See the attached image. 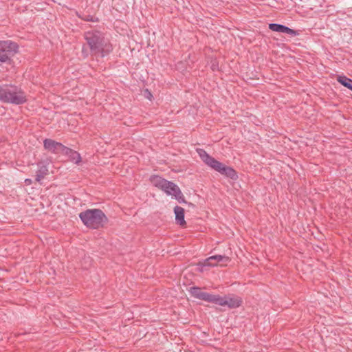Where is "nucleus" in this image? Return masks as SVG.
<instances>
[{"label": "nucleus", "mask_w": 352, "mask_h": 352, "mask_svg": "<svg viewBox=\"0 0 352 352\" xmlns=\"http://www.w3.org/2000/svg\"><path fill=\"white\" fill-rule=\"evenodd\" d=\"M48 173V168L46 165L38 164V169L36 173V181L40 182Z\"/></svg>", "instance_id": "14"}, {"label": "nucleus", "mask_w": 352, "mask_h": 352, "mask_svg": "<svg viewBox=\"0 0 352 352\" xmlns=\"http://www.w3.org/2000/svg\"><path fill=\"white\" fill-rule=\"evenodd\" d=\"M269 28L272 31L276 32H280V33H285L287 34H289L292 36H296L298 35V32L293 29L289 28L287 26H285L282 24L278 23H270L269 24Z\"/></svg>", "instance_id": "10"}, {"label": "nucleus", "mask_w": 352, "mask_h": 352, "mask_svg": "<svg viewBox=\"0 0 352 352\" xmlns=\"http://www.w3.org/2000/svg\"><path fill=\"white\" fill-rule=\"evenodd\" d=\"M337 81L344 87L352 91V79L344 75H342L337 77Z\"/></svg>", "instance_id": "15"}, {"label": "nucleus", "mask_w": 352, "mask_h": 352, "mask_svg": "<svg viewBox=\"0 0 352 352\" xmlns=\"http://www.w3.org/2000/svg\"><path fill=\"white\" fill-rule=\"evenodd\" d=\"M144 96L146 98L148 99L149 100H151L153 98V95L151 93V91H148V89H145L144 91Z\"/></svg>", "instance_id": "16"}, {"label": "nucleus", "mask_w": 352, "mask_h": 352, "mask_svg": "<svg viewBox=\"0 0 352 352\" xmlns=\"http://www.w3.org/2000/svg\"><path fill=\"white\" fill-rule=\"evenodd\" d=\"M18 48V45L12 41H0V62H9Z\"/></svg>", "instance_id": "6"}, {"label": "nucleus", "mask_w": 352, "mask_h": 352, "mask_svg": "<svg viewBox=\"0 0 352 352\" xmlns=\"http://www.w3.org/2000/svg\"><path fill=\"white\" fill-rule=\"evenodd\" d=\"M166 181V179L158 175H152L150 177V182L152 184V185L160 190H162Z\"/></svg>", "instance_id": "13"}, {"label": "nucleus", "mask_w": 352, "mask_h": 352, "mask_svg": "<svg viewBox=\"0 0 352 352\" xmlns=\"http://www.w3.org/2000/svg\"><path fill=\"white\" fill-rule=\"evenodd\" d=\"M85 38L91 52L95 55H100L103 57L112 50L110 43L104 38L103 34L99 31L86 32Z\"/></svg>", "instance_id": "2"}, {"label": "nucleus", "mask_w": 352, "mask_h": 352, "mask_svg": "<svg viewBox=\"0 0 352 352\" xmlns=\"http://www.w3.org/2000/svg\"><path fill=\"white\" fill-rule=\"evenodd\" d=\"M212 70H214L216 69V66L214 65H212Z\"/></svg>", "instance_id": "19"}, {"label": "nucleus", "mask_w": 352, "mask_h": 352, "mask_svg": "<svg viewBox=\"0 0 352 352\" xmlns=\"http://www.w3.org/2000/svg\"><path fill=\"white\" fill-rule=\"evenodd\" d=\"M63 154L66 155L69 161L76 164L78 165L82 161V157L79 153L67 146H65Z\"/></svg>", "instance_id": "11"}, {"label": "nucleus", "mask_w": 352, "mask_h": 352, "mask_svg": "<svg viewBox=\"0 0 352 352\" xmlns=\"http://www.w3.org/2000/svg\"><path fill=\"white\" fill-rule=\"evenodd\" d=\"M189 291L191 295L195 298L208 302H212L220 306H226L229 309L238 308L242 304L241 298L235 295H228L224 296L213 295L202 292L198 287H192L190 288Z\"/></svg>", "instance_id": "1"}, {"label": "nucleus", "mask_w": 352, "mask_h": 352, "mask_svg": "<svg viewBox=\"0 0 352 352\" xmlns=\"http://www.w3.org/2000/svg\"><path fill=\"white\" fill-rule=\"evenodd\" d=\"M25 183L27 185H30L32 184V179H25Z\"/></svg>", "instance_id": "17"}, {"label": "nucleus", "mask_w": 352, "mask_h": 352, "mask_svg": "<svg viewBox=\"0 0 352 352\" xmlns=\"http://www.w3.org/2000/svg\"><path fill=\"white\" fill-rule=\"evenodd\" d=\"M87 21H93V19H92V16H89L87 19H86Z\"/></svg>", "instance_id": "18"}, {"label": "nucleus", "mask_w": 352, "mask_h": 352, "mask_svg": "<svg viewBox=\"0 0 352 352\" xmlns=\"http://www.w3.org/2000/svg\"><path fill=\"white\" fill-rule=\"evenodd\" d=\"M79 217L87 228L98 229L107 221L104 213L100 209H88L79 214Z\"/></svg>", "instance_id": "5"}, {"label": "nucleus", "mask_w": 352, "mask_h": 352, "mask_svg": "<svg viewBox=\"0 0 352 352\" xmlns=\"http://www.w3.org/2000/svg\"><path fill=\"white\" fill-rule=\"evenodd\" d=\"M197 153L202 161L212 169L234 181L238 179L236 171L231 166H228L217 160L204 149H197Z\"/></svg>", "instance_id": "3"}, {"label": "nucleus", "mask_w": 352, "mask_h": 352, "mask_svg": "<svg viewBox=\"0 0 352 352\" xmlns=\"http://www.w3.org/2000/svg\"><path fill=\"white\" fill-rule=\"evenodd\" d=\"M230 258L226 255H214L205 259L202 266L203 267H215L220 263L221 266L226 265L230 262Z\"/></svg>", "instance_id": "8"}, {"label": "nucleus", "mask_w": 352, "mask_h": 352, "mask_svg": "<svg viewBox=\"0 0 352 352\" xmlns=\"http://www.w3.org/2000/svg\"><path fill=\"white\" fill-rule=\"evenodd\" d=\"M44 148L54 154L63 153L65 146L52 139H45L43 141Z\"/></svg>", "instance_id": "9"}, {"label": "nucleus", "mask_w": 352, "mask_h": 352, "mask_svg": "<svg viewBox=\"0 0 352 352\" xmlns=\"http://www.w3.org/2000/svg\"><path fill=\"white\" fill-rule=\"evenodd\" d=\"M162 190L166 195L173 197L179 203H186L182 191L175 183L167 180Z\"/></svg>", "instance_id": "7"}, {"label": "nucleus", "mask_w": 352, "mask_h": 352, "mask_svg": "<svg viewBox=\"0 0 352 352\" xmlns=\"http://www.w3.org/2000/svg\"><path fill=\"white\" fill-rule=\"evenodd\" d=\"M174 213L175 215V221L177 224L181 226H186V222L184 218V209L181 206H176L174 208Z\"/></svg>", "instance_id": "12"}, {"label": "nucleus", "mask_w": 352, "mask_h": 352, "mask_svg": "<svg viewBox=\"0 0 352 352\" xmlns=\"http://www.w3.org/2000/svg\"><path fill=\"white\" fill-rule=\"evenodd\" d=\"M26 100V96L20 87L12 85H0V101L21 104Z\"/></svg>", "instance_id": "4"}]
</instances>
